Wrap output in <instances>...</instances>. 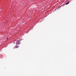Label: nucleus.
Instances as JSON below:
<instances>
[{"label":"nucleus","instance_id":"nucleus-3","mask_svg":"<svg viewBox=\"0 0 76 76\" xmlns=\"http://www.w3.org/2000/svg\"><path fill=\"white\" fill-rule=\"evenodd\" d=\"M15 48H18V46H15Z\"/></svg>","mask_w":76,"mask_h":76},{"label":"nucleus","instance_id":"nucleus-2","mask_svg":"<svg viewBox=\"0 0 76 76\" xmlns=\"http://www.w3.org/2000/svg\"><path fill=\"white\" fill-rule=\"evenodd\" d=\"M69 3H70V2L69 1L67 3H66L65 4L66 5H67V4H69Z\"/></svg>","mask_w":76,"mask_h":76},{"label":"nucleus","instance_id":"nucleus-1","mask_svg":"<svg viewBox=\"0 0 76 76\" xmlns=\"http://www.w3.org/2000/svg\"><path fill=\"white\" fill-rule=\"evenodd\" d=\"M16 43L17 45H19V44H20V41H17Z\"/></svg>","mask_w":76,"mask_h":76}]
</instances>
